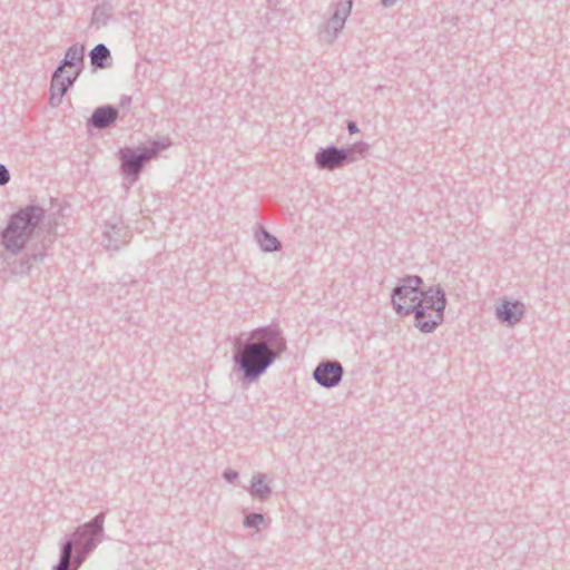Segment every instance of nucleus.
I'll return each instance as SVG.
<instances>
[{"label":"nucleus","instance_id":"aec40b11","mask_svg":"<svg viewBox=\"0 0 570 570\" xmlns=\"http://www.w3.org/2000/svg\"><path fill=\"white\" fill-rule=\"evenodd\" d=\"M167 146L168 144L163 140H155L150 144V146H144L140 148L145 153V155L148 156V160H150L151 158L156 157L158 153L165 149Z\"/></svg>","mask_w":570,"mask_h":570},{"label":"nucleus","instance_id":"393cba45","mask_svg":"<svg viewBox=\"0 0 570 570\" xmlns=\"http://www.w3.org/2000/svg\"><path fill=\"white\" fill-rule=\"evenodd\" d=\"M131 101H132V100H131V97H130V96H126V95H124V96H121V98H120L119 106H120L121 108H128V107L131 105Z\"/></svg>","mask_w":570,"mask_h":570},{"label":"nucleus","instance_id":"20e7f679","mask_svg":"<svg viewBox=\"0 0 570 570\" xmlns=\"http://www.w3.org/2000/svg\"><path fill=\"white\" fill-rule=\"evenodd\" d=\"M448 299L441 285H431L421 292L415 304H410L414 326L422 333H433L444 320Z\"/></svg>","mask_w":570,"mask_h":570},{"label":"nucleus","instance_id":"39448f33","mask_svg":"<svg viewBox=\"0 0 570 570\" xmlns=\"http://www.w3.org/2000/svg\"><path fill=\"white\" fill-rule=\"evenodd\" d=\"M368 148V144L364 141L355 142L348 147L327 146L320 148L315 154V166L320 170L333 171L364 158Z\"/></svg>","mask_w":570,"mask_h":570},{"label":"nucleus","instance_id":"5701e85b","mask_svg":"<svg viewBox=\"0 0 570 570\" xmlns=\"http://www.w3.org/2000/svg\"><path fill=\"white\" fill-rule=\"evenodd\" d=\"M223 478L228 483H234L238 479V472L232 469H227L223 473Z\"/></svg>","mask_w":570,"mask_h":570},{"label":"nucleus","instance_id":"a878e982","mask_svg":"<svg viewBox=\"0 0 570 570\" xmlns=\"http://www.w3.org/2000/svg\"><path fill=\"white\" fill-rule=\"evenodd\" d=\"M346 127L351 135L358 132V127H357L356 122L353 120H348Z\"/></svg>","mask_w":570,"mask_h":570},{"label":"nucleus","instance_id":"9d476101","mask_svg":"<svg viewBox=\"0 0 570 570\" xmlns=\"http://www.w3.org/2000/svg\"><path fill=\"white\" fill-rule=\"evenodd\" d=\"M120 155L122 174L136 180L145 164L149 161L148 156L140 147L137 149L125 148Z\"/></svg>","mask_w":570,"mask_h":570},{"label":"nucleus","instance_id":"ddd939ff","mask_svg":"<svg viewBox=\"0 0 570 570\" xmlns=\"http://www.w3.org/2000/svg\"><path fill=\"white\" fill-rule=\"evenodd\" d=\"M249 494L259 501H266L272 495V489L265 473H256L250 480Z\"/></svg>","mask_w":570,"mask_h":570},{"label":"nucleus","instance_id":"cd10ccee","mask_svg":"<svg viewBox=\"0 0 570 570\" xmlns=\"http://www.w3.org/2000/svg\"><path fill=\"white\" fill-rule=\"evenodd\" d=\"M269 4L276 6L277 0H267Z\"/></svg>","mask_w":570,"mask_h":570},{"label":"nucleus","instance_id":"0eeeda50","mask_svg":"<svg viewBox=\"0 0 570 570\" xmlns=\"http://www.w3.org/2000/svg\"><path fill=\"white\" fill-rule=\"evenodd\" d=\"M131 232L119 215L106 220L102 232V244L108 250H119L129 243Z\"/></svg>","mask_w":570,"mask_h":570},{"label":"nucleus","instance_id":"412c9836","mask_svg":"<svg viewBox=\"0 0 570 570\" xmlns=\"http://www.w3.org/2000/svg\"><path fill=\"white\" fill-rule=\"evenodd\" d=\"M11 179L10 171L6 165L0 164V186H6Z\"/></svg>","mask_w":570,"mask_h":570},{"label":"nucleus","instance_id":"bb28decb","mask_svg":"<svg viewBox=\"0 0 570 570\" xmlns=\"http://www.w3.org/2000/svg\"><path fill=\"white\" fill-rule=\"evenodd\" d=\"M396 0H381V4L384 7V8H390L394 4Z\"/></svg>","mask_w":570,"mask_h":570},{"label":"nucleus","instance_id":"423d86ee","mask_svg":"<svg viewBox=\"0 0 570 570\" xmlns=\"http://www.w3.org/2000/svg\"><path fill=\"white\" fill-rule=\"evenodd\" d=\"M423 279L417 275H406L400 279L391 294V303L399 315H411L410 304H415L420 298Z\"/></svg>","mask_w":570,"mask_h":570},{"label":"nucleus","instance_id":"f8f14e48","mask_svg":"<svg viewBox=\"0 0 570 570\" xmlns=\"http://www.w3.org/2000/svg\"><path fill=\"white\" fill-rule=\"evenodd\" d=\"M525 313L524 304L520 301L503 299L500 305L495 307L497 318L509 326L518 324Z\"/></svg>","mask_w":570,"mask_h":570},{"label":"nucleus","instance_id":"dca6fc26","mask_svg":"<svg viewBox=\"0 0 570 570\" xmlns=\"http://www.w3.org/2000/svg\"><path fill=\"white\" fill-rule=\"evenodd\" d=\"M112 6L109 0L98 4L91 16V24L96 28L105 27L112 18Z\"/></svg>","mask_w":570,"mask_h":570},{"label":"nucleus","instance_id":"9b49d317","mask_svg":"<svg viewBox=\"0 0 570 570\" xmlns=\"http://www.w3.org/2000/svg\"><path fill=\"white\" fill-rule=\"evenodd\" d=\"M118 116L119 111L117 107L112 105L99 106L87 119L86 126L88 129H106L116 122Z\"/></svg>","mask_w":570,"mask_h":570},{"label":"nucleus","instance_id":"f03ea898","mask_svg":"<svg viewBox=\"0 0 570 570\" xmlns=\"http://www.w3.org/2000/svg\"><path fill=\"white\" fill-rule=\"evenodd\" d=\"M287 343L278 325L259 326L234 340V363L243 382L252 383L286 351Z\"/></svg>","mask_w":570,"mask_h":570},{"label":"nucleus","instance_id":"2eb2a0df","mask_svg":"<svg viewBox=\"0 0 570 570\" xmlns=\"http://www.w3.org/2000/svg\"><path fill=\"white\" fill-rule=\"evenodd\" d=\"M89 58L94 69H105L112 65L110 50L105 43L96 45L89 51Z\"/></svg>","mask_w":570,"mask_h":570},{"label":"nucleus","instance_id":"f257e3e1","mask_svg":"<svg viewBox=\"0 0 570 570\" xmlns=\"http://www.w3.org/2000/svg\"><path fill=\"white\" fill-rule=\"evenodd\" d=\"M46 210L39 205H28L11 215L6 228L1 233L4 248L16 255L23 248L27 250L20 257L8 261V271L14 276H24L30 273L35 264L43 261L52 237H45L41 242L27 244L33 239L36 228L43 219Z\"/></svg>","mask_w":570,"mask_h":570},{"label":"nucleus","instance_id":"6e6552de","mask_svg":"<svg viewBox=\"0 0 570 570\" xmlns=\"http://www.w3.org/2000/svg\"><path fill=\"white\" fill-rule=\"evenodd\" d=\"M353 0H340L334 4V11L328 21L321 28V39L331 45L344 28L347 17L351 14Z\"/></svg>","mask_w":570,"mask_h":570},{"label":"nucleus","instance_id":"b1692460","mask_svg":"<svg viewBox=\"0 0 570 570\" xmlns=\"http://www.w3.org/2000/svg\"><path fill=\"white\" fill-rule=\"evenodd\" d=\"M80 71H81V69H77V71L75 72V75L72 77L71 76L62 77V80L66 83L68 90L73 85V82L76 81V79L79 76Z\"/></svg>","mask_w":570,"mask_h":570},{"label":"nucleus","instance_id":"4468645a","mask_svg":"<svg viewBox=\"0 0 570 570\" xmlns=\"http://www.w3.org/2000/svg\"><path fill=\"white\" fill-rule=\"evenodd\" d=\"M85 61V46L83 45H72L69 47L65 53L63 59L57 66L58 72H65L66 66L69 67H79L80 69L83 66Z\"/></svg>","mask_w":570,"mask_h":570},{"label":"nucleus","instance_id":"a211bd4d","mask_svg":"<svg viewBox=\"0 0 570 570\" xmlns=\"http://www.w3.org/2000/svg\"><path fill=\"white\" fill-rule=\"evenodd\" d=\"M63 72H58V68L52 72L50 90L57 91L65 96L68 91L66 83L62 80Z\"/></svg>","mask_w":570,"mask_h":570},{"label":"nucleus","instance_id":"f3484780","mask_svg":"<svg viewBox=\"0 0 570 570\" xmlns=\"http://www.w3.org/2000/svg\"><path fill=\"white\" fill-rule=\"evenodd\" d=\"M256 239L264 252H276L282 247L281 242L263 227L256 233Z\"/></svg>","mask_w":570,"mask_h":570},{"label":"nucleus","instance_id":"7ed1b4c3","mask_svg":"<svg viewBox=\"0 0 570 570\" xmlns=\"http://www.w3.org/2000/svg\"><path fill=\"white\" fill-rule=\"evenodd\" d=\"M105 512L77 527L60 546L59 560L52 570H78L105 537Z\"/></svg>","mask_w":570,"mask_h":570},{"label":"nucleus","instance_id":"1a4fd4ad","mask_svg":"<svg viewBox=\"0 0 570 570\" xmlns=\"http://www.w3.org/2000/svg\"><path fill=\"white\" fill-rule=\"evenodd\" d=\"M312 376L320 386L333 389L341 383L344 376V367L338 361L325 360L316 365Z\"/></svg>","mask_w":570,"mask_h":570},{"label":"nucleus","instance_id":"4be33fe9","mask_svg":"<svg viewBox=\"0 0 570 570\" xmlns=\"http://www.w3.org/2000/svg\"><path fill=\"white\" fill-rule=\"evenodd\" d=\"M63 96L57 91L50 90L49 105L51 107H58L62 101Z\"/></svg>","mask_w":570,"mask_h":570},{"label":"nucleus","instance_id":"6ab92c4d","mask_svg":"<svg viewBox=\"0 0 570 570\" xmlns=\"http://www.w3.org/2000/svg\"><path fill=\"white\" fill-rule=\"evenodd\" d=\"M264 522H265L264 514L257 513V512H252V513H248L247 515H245V518L243 520V525L245 528H255L258 530L259 525L263 524Z\"/></svg>","mask_w":570,"mask_h":570}]
</instances>
